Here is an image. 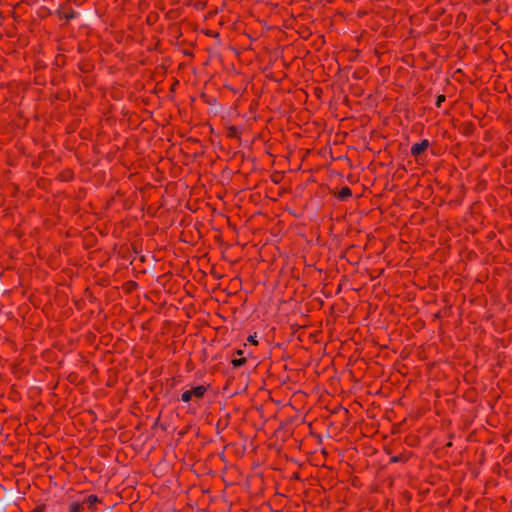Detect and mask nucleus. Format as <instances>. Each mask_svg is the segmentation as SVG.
<instances>
[{
	"label": "nucleus",
	"mask_w": 512,
	"mask_h": 512,
	"mask_svg": "<svg viewBox=\"0 0 512 512\" xmlns=\"http://www.w3.org/2000/svg\"><path fill=\"white\" fill-rule=\"evenodd\" d=\"M209 388L210 385H197L188 390L191 393L192 399L199 400L205 396Z\"/></svg>",
	"instance_id": "1"
},
{
	"label": "nucleus",
	"mask_w": 512,
	"mask_h": 512,
	"mask_svg": "<svg viewBox=\"0 0 512 512\" xmlns=\"http://www.w3.org/2000/svg\"><path fill=\"white\" fill-rule=\"evenodd\" d=\"M428 146H429V142L426 139L422 140L419 143H414L411 146V150H410L411 151V155L414 156V157H417L422 152H424L428 148Z\"/></svg>",
	"instance_id": "2"
},
{
	"label": "nucleus",
	"mask_w": 512,
	"mask_h": 512,
	"mask_svg": "<svg viewBox=\"0 0 512 512\" xmlns=\"http://www.w3.org/2000/svg\"><path fill=\"white\" fill-rule=\"evenodd\" d=\"M101 499L95 494L89 495L84 501L83 506L86 505V507L91 511L95 512L97 511L96 504L101 503Z\"/></svg>",
	"instance_id": "3"
},
{
	"label": "nucleus",
	"mask_w": 512,
	"mask_h": 512,
	"mask_svg": "<svg viewBox=\"0 0 512 512\" xmlns=\"http://www.w3.org/2000/svg\"><path fill=\"white\" fill-rule=\"evenodd\" d=\"M235 353L238 355V358H233L231 361V364L234 368H239V367L243 366L247 362V360L245 357L242 356L243 355L242 350L239 349Z\"/></svg>",
	"instance_id": "4"
},
{
	"label": "nucleus",
	"mask_w": 512,
	"mask_h": 512,
	"mask_svg": "<svg viewBox=\"0 0 512 512\" xmlns=\"http://www.w3.org/2000/svg\"><path fill=\"white\" fill-rule=\"evenodd\" d=\"M59 16H60V18H63L65 20L69 21V20L75 18L76 12L71 7H68V8H64L62 11H60Z\"/></svg>",
	"instance_id": "5"
},
{
	"label": "nucleus",
	"mask_w": 512,
	"mask_h": 512,
	"mask_svg": "<svg viewBox=\"0 0 512 512\" xmlns=\"http://www.w3.org/2000/svg\"><path fill=\"white\" fill-rule=\"evenodd\" d=\"M352 196V190L348 186L342 187L339 192L337 198L341 201H344Z\"/></svg>",
	"instance_id": "6"
},
{
	"label": "nucleus",
	"mask_w": 512,
	"mask_h": 512,
	"mask_svg": "<svg viewBox=\"0 0 512 512\" xmlns=\"http://www.w3.org/2000/svg\"><path fill=\"white\" fill-rule=\"evenodd\" d=\"M84 509L83 503L72 502L69 504V512H81Z\"/></svg>",
	"instance_id": "7"
},
{
	"label": "nucleus",
	"mask_w": 512,
	"mask_h": 512,
	"mask_svg": "<svg viewBox=\"0 0 512 512\" xmlns=\"http://www.w3.org/2000/svg\"><path fill=\"white\" fill-rule=\"evenodd\" d=\"M180 400L184 403H188L192 400V396H191V393L189 392V390H185L181 396H180Z\"/></svg>",
	"instance_id": "8"
},
{
	"label": "nucleus",
	"mask_w": 512,
	"mask_h": 512,
	"mask_svg": "<svg viewBox=\"0 0 512 512\" xmlns=\"http://www.w3.org/2000/svg\"><path fill=\"white\" fill-rule=\"evenodd\" d=\"M446 96L444 94H439L436 98L435 105L437 107H440L443 102H445Z\"/></svg>",
	"instance_id": "9"
},
{
	"label": "nucleus",
	"mask_w": 512,
	"mask_h": 512,
	"mask_svg": "<svg viewBox=\"0 0 512 512\" xmlns=\"http://www.w3.org/2000/svg\"><path fill=\"white\" fill-rule=\"evenodd\" d=\"M46 511V505L45 504H39L37 505L33 510L30 512H45Z\"/></svg>",
	"instance_id": "10"
},
{
	"label": "nucleus",
	"mask_w": 512,
	"mask_h": 512,
	"mask_svg": "<svg viewBox=\"0 0 512 512\" xmlns=\"http://www.w3.org/2000/svg\"><path fill=\"white\" fill-rule=\"evenodd\" d=\"M247 340H248V342H250L253 345H257L258 344V342L256 340V335H250Z\"/></svg>",
	"instance_id": "11"
},
{
	"label": "nucleus",
	"mask_w": 512,
	"mask_h": 512,
	"mask_svg": "<svg viewBox=\"0 0 512 512\" xmlns=\"http://www.w3.org/2000/svg\"><path fill=\"white\" fill-rule=\"evenodd\" d=\"M390 461H391L392 463L400 462V461H402V456H401V455L393 456V457H391Z\"/></svg>",
	"instance_id": "12"
},
{
	"label": "nucleus",
	"mask_w": 512,
	"mask_h": 512,
	"mask_svg": "<svg viewBox=\"0 0 512 512\" xmlns=\"http://www.w3.org/2000/svg\"><path fill=\"white\" fill-rule=\"evenodd\" d=\"M81 71H85V66L80 67Z\"/></svg>",
	"instance_id": "13"
},
{
	"label": "nucleus",
	"mask_w": 512,
	"mask_h": 512,
	"mask_svg": "<svg viewBox=\"0 0 512 512\" xmlns=\"http://www.w3.org/2000/svg\"><path fill=\"white\" fill-rule=\"evenodd\" d=\"M81 71H85V66L80 67Z\"/></svg>",
	"instance_id": "14"
}]
</instances>
